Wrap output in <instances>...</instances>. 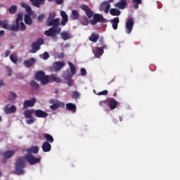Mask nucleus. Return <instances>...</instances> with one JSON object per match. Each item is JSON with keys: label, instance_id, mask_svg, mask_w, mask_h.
<instances>
[{"label": "nucleus", "instance_id": "f257e3e1", "mask_svg": "<svg viewBox=\"0 0 180 180\" xmlns=\"http://www.w3.org/2000/svg\"><path fill=\"white\" fill-rule=\"evenodd\" d=\"M26 160L30 165H36V164H39L41 161L40 158H34V155L32 154H27L25 156L18 158L15 163V173L16 175H23L25 174L23 169L26 168Z\"/></svg>", "mask_w": 180, "mask_h": 180}, {"label": "nucleus", "instance_id": "f03ea898", "mask_svg": "<svg viewBox=\"0 0 180 180\" xmlns=\"http://www.w3.org/2000/svg\"><path fill=\"white\" fill-rule=\"evenodd\" d=\"M46 25L47 26H52V27L44 32L45 36L53 37V36H56V33H61V27H58L60 26V18H56V13H51L49 14Z\"/></svg>", "mask_w": 180, "mask_h": 180}, {"label": "nucleus", "instance_id": "7ed1b4c3", "mask_svg": "<svg viewBox=\"0 0 180 180\" xmlns=\"http://www.w3.org/2000/svg\"><path fill=\"white\" fill-rule=\"evenodd\" d=\"M22 19V15H17V18L15 20V24L8 25V21L3 20L0 21V26L3 27V29H6L7 30H10L11 32H19V20Z\"/></svg>", "mask_w": 180, "mask_h": 180}, {"label": "nucleus", "instance_id": "20e7f679", "mask_svg": "<svg viewBox=\"0 0 180 180\" xmlns=\"http://www.w3.org/2000/svg\"><path fill=\"white\" fill-rule=\"evenodd\" d=\"M42 44H44V39L43 38H38L37 41H34L32 45V49L30 51V53L32 54H34L35 53H37L39 50H40V46H42Z\"/></svg>", "mask_w": 180, "mask_h": 180}, {"label": "nucleus", "instance_id": "39448f33", "mask_svg": "<svg viewBox=\"0 0 180 180\" xmlns=\"http://www.w3.org/2000/svg\"><path fill=\"white\" fill-rule=\"evenodd\" d=\"M90 22L91 25L95 26V25H96V23L98 22L106 23V19H105V18H103V15H102L101 14L96 13L94 14V15L93 16V19Z\"/></svg>", "mask_w": 180, "mask_h": 180}, {"label": "nucleus", "instance_id": "423d86ee", "mask_svg": "<svg viewBox=\"0 0 180 180\" xmlns=\"http://www.w3.org/2000/svg\"><path fill=\"white\" fill-rule=\"evenodd\" d=\"M134 26V20H133V18H129L127 21L126 25H125V30L127 34H130V33H131Z\"/></svg>", "mask_w": 180, "mask_h": 180}, {"label": "nucleus", "instance_id": "0eeeda50", "mask_svg": "<svg viewBox=\"0 0 180 180\" xmlns=\"http://www.w3.org/2000/svg\"><path fill=\"white\" fill-rule=\"evenodd\" d=\"M80 8L82 11H84L85 12L89 19H91V18L94 16V11H92L91 8H89V6L85 4H82L81 5Z\"/></svg>", "mask_w": 180, "mask_h": 180}, {"label": "nucleus", "instance_id": "6e6552de", "mask_svg": "<svg viewBox=\"0 0 180 180\" xmlns=\"http://www.w3.org/2000/svg\"><path fill=\"white\" fill-rule=\"evenodd\" d=\"M109 9H110V4H109V1L103 2L99 8V10L101 11V12H105V13H109Z\"/></svg>", "mask_w": 180, "mask_h": 180}, {"label": "nucleus", "instance_id": "1a4fd4ad", "mask_svg": "<svg viewBox=\"0 0 180 180\" xmlns=\"http://www.w3.org/2000/svg\"><path fill=\"white\" fill-rule=\"evenodd\" d=\"M4 112L6 113V115H12V113H15L16 112V106H15V105H12L9 108V104H7L4 107Z\"/></svg>", "mask_w": 180, "mask_h": 180}, {"label": "nucleus", "instance_id": "9d476101", "mask_svg": "<svg viewBox=\"0 0 180 180\" xmlns=\"http://www.w3.org/2000/svg\"><path fill=\"white\" fill-rule=\"evenodd\" d=\"M34 103H36V98H32L30 100H27L24 101L23 103V109H27L28 108H33L34 106Z\"/></svg>", "mask_w": 180, "mask_h": 180}, {"label": "nucleus", "instance_id": "9b49d317", "mask_svg": "<svg viewBox=\"0 0 180 180\" xmlns=\"http://www.w3.org/2000/svg\"><path fill=\"white\" fill-rule=\"evenodd\" d=\"M18 15H21V19L18 20V30L25 32L26 30V25H25L24 22H22L23 20V13L19 12Z\"/></svg>", "mask_w": 180, "mask_h": 180}, {"label": "nucleus", "instance_id": "f8f14e48", "mask_svg": "<svg viewBox=\"0 0 180 180\" xmlns=\"http://www.w3.org/2000/svg\"><path fill=\"white\" fill-rule=\"evenodd\" d=\"M34 113L37 117H41V119H45L49 116V113L41 110H34Z\"/></svg>", "mask_w": 180, "mask_h": 180}, {"label": "nucleus", "instance_id": "ddd939ff", "mask_svg": "<svg viewBox=\"0 0 180 180\" xmlns=\"http://www.w3.org/2000/svg\"><path fill=\"white\" fill-rule=\"evenodd\" d=\"M117 105H119V102H117L115 98H112L108 99V106L111 110L116 109Z\"/></svg>", "mask_w": 180, "mask_h": 180}, {"label": "nucleus", "instance_id": "4468645a", "mask_svg": "<svg viewBox=\"0 0 180 180\" xmlns=\"http://www.w3.org/2000/svg\"><path fill=\"white\" fill-rule=\"evenodd\" d=\"M60 39L64 41L70 40V39H72V35H71V33L68 31H63L60 33Z\"/></svg>", "mask_w": 180, "mask_h": 180}, {"label": "nucleus", "instance_id": "2eb2a0df", "mask_svg": "<svg viewBox=\"0 0 180 180\" xmlns=\"http://www.w3.org/2000/svg\"><path fill=\"white\" fill-rule=\"evenodd\" d=\"M114 6L118 9H124L127 6V0H121L120 2L115 4Z\"/></svg>", "mask_w": 180, "mask_h": 180}, {"label": "nucleus", "instance_id": "dca6fc26", "mask_svg": "<svg viewBox=\"0 0 180 180\" xmlns=\"http://www.w3.org/2000/svg\"><path fill=\"white\" fill-rule=\"evenodd\" d=\"M64 65H65V64L64 63V62H55L53 63V70H55V71L56 72H58V71H60L61 68H63L64 67Z\"/></svg>", "mask_w": 180, "mask_h": 180}, {"label": "nucleus", "instance_id": "f3484780", "mask_svg": "<svg viewBox=\"0 0 180 180\" xmlns=\"http://www.w3.org/2000/svg\"><path fill=\"white\" fill-rule=\"evenodd\" d=\"M65 103H64L63 102L55 103L54 104L50 106V109L51 110H57V109H60V108H65Z\"/></svg>", "mask_w": 180, "mask_h": 180}, {"label": "nucleus", "instance_id": "a211bd4d", "mask_svg": "<svg viewBox=\"0 0 180 180\" xmlns=\"http://www.w3.org/2000/svg\"><path fill=\"white\" fill-rule=\"evenodd\" d=\"M41 147L44 153H49V151H51V144L47 141L43 142Z\"/></svg>", "mask_w": 180, "mask_h": 180}, {"label": "nucleus", "instance_id": "6ab92c4d", "mask_svg": "<svg viewBox=\"0 0 180 180\" xmlns=\"http://www.w3.org/2000/svg\"><path fill=\"white\" fill-rule=\"evenodd\" d=\"M34 63H36V59H34V58H31L30 60H24L23 64L26 68H30Z\"/></svg>", "mask_w": 180, "mask_h": 180}, {"label": "nucleus", "instance_id": "aec40b11", "mask_svg": "<svg viewBox=\"0 0 180 180\" xmlns=\"http://www.w3.org/2000/svg\"><path fill=\"white\" fill-rule=\"evenodd\" d=\"M119 22H120V20L118 17H115L113 19L110 20V23L112 24V29H114V30H117V27L119 26Z\"/></svg>", "mask_w": 180, "mask_h": 180}, {"label": "nucleus", "instance_id": "412c9836", "mask_svg": "<svg viewBox=\"0 0 180 180\" xmlns=\"http://www.w3.org/2000/svg\"><path fill=\"white\" fill-rule=\"evenodd\" d=\"M30 2L37 8H40L41 5H44L46 0H30Z\"/></svg>", "mask_w": 180, "mask_h": 180}, {"label": "nucleus", "instance_id": "4be33fe9", "mask_svg": "<svg viewBox=\"0 0 180 180\" xmlns=\"http://www.w3.org/2000/svg\"><path fill=\"white\" fill-rule=\"evenodd\" d=\"M94 53L95 57L96 58H99V57H101V56L103 54L104 51H103V49H102V47H96V51Z\"/></svg>", "mask_w": 180, "mask_h": 180}, {"label": "nucleus", "instance_id": "5701e85b", "mask_svg": "<svg viewBox=\"0 0 180 180\" xmlns=\"http://www.w3.org/2000/svg\"><path fill=\"white\" fill-rule=\"evenodd\" d=\"M66 109L68 110H71L73 112V113H75L77 111V105L75 104H73L72 103H69L66 104Z\"/></svg>", "mask_w": 180, "mask_h": 180}, {"label": "nucleus", "instance_id": "b1692460", "mask_svg": "<svg viewBox=\"0 0 180 180\" xmlns=\"http://www.w3.org/2000/svg\"><path fill=\"white\" fill-rule=\"evenodd\" d=\"M13 155H15V150H7L4 153V158L7 160H9V158H12Z\"/></svg>", "mask_w": 180, "mask_h": 180}, {"label": "nucleus", "instance_id": "393cba45", "mask_svg": "<svg viewBox=\"0 0 180 180\" xmlns=\"http://www.w3.org/2000/svg\"><path fill=\"white\" fill-rule=\"evenodd\" d=\"M42 85H47L49 82H51V76L46 75L44 76L42 79L41 80Z\"/></svg>", "mask_w": 180, "mask_h": 180}, {"label": "nucleus", "instance_id": "a878e982", "mask_svg": "<svg viewBox=\"0 0 180 180\" xmlns=\"http://www.w3.org/2000/svg\"><path fill=\"white\" fill-rule=\"evenodd\" d=\"M24 22L26 25H29L30 26L33 25V20L30 18L29 14H26L24 17Z\"/></svg>", "mask_w": 180, "mask_h": 180}, {"label": "nucleus", "instance_id": "bb28decb", "mask_svg": "<svg viewBox=\"0 0 180 180\" xmlns=\"http://www.w3.org/2000/svg\"><path fill=\"white\" fill-rule=\"evenodd\" d=\"M46 74L43 71H39L35 74V79L37 81H41L42 78L44 77Z\"/></svg>", "mask_w": 180, "mask_h": 180}, {"label": "nucleus", "instance_id": "cd10ccee", "mask_svg": "<svg viewBox=\"0 0 180 180\" xmlns=\"http://www.w3.org/2000/svg\"><path fill=\"white\" fill-rule=\"evenodd\" d=\"M89 40L93 43H96L99 40V35L96 33H92L91 37H89Z\"/></svg>", "mask_w": 180, "mask_h": 180}, {"label": "nucleus", "instance_id": "c85d7f7f", "mask_svg": "<svg viewBox=\"0 0 180 180\" xmlns=\"http://www.w3.org/2000/svg\"><path fill=\"white\" fill-rule=\"evenodd\" d=\"M79 22L84 26H88L89 24V20H88V18H86L85 15L80 17Z\"/></svg>", "mask_w": 180, "mask_h": 180}, {"label": "nucleus", "instance_id": "c756f323", "mask_svg": "<svg viewBox=\"0 0 180 180\" xmlns=\"http://www.w3.org/2000/svg\"><path fill=\"white\" fill-rule=\"evenodd\" d=\"M120 13H122V12L117 8H111L110 10V15H112V16H119Z\"/></svg>", "mask_w": 180, "mask_h": 180}, {"label": "nucleus", "instance_id": "7c9ffc66", "mask_svg": "<svg viewBox=\"0 0 180 180\" xmlns=\"http://www.w3.org/2000/svg\"><path fill=\"white\" fill-rule=\"evenodd\" d=\"M44 137L45 140H46V141H47V143H54V138H53V136L49 134H44Z\"/></svg>", "mask_w": 180, "mask_h": 180}, {"label": "nucleus", "instance_id": "2f4dec72", "mask_svg": "<svg viewBox=\"0 0 180 180\" xmlns=\"http://www.w3.org/2000/svg\"><path fill=\"white\" fill-rule=\"evenodd\" d=\"M32 113H34V110H27L24 112V116L26 119H30L32 117Z\"/></svg>", "mask_w": 180, "mask_h": 180}, {"label": "nucleus", "instance_id": "473e14b6", "mask_svg": "<svg viewBox=\"0 0 180 180\" xmlns=\"http://www.w3.org/2000/svg\"><path fill=\"white\" fill-rule=\"evenodd\" d=\"M27 151L29 154H31V153H32L33 154H37L39 153V147H32L30 149H27Z\"/></svg>", "mask_w": 180, "mask_h": 180}, {"label": "nucleus", "instance_id": "72a5a7b5", "mask_svg": "<svg viewBox=\"0 0 180 180\" xmlns=\"http://www.w3.org/2000/svg\"><path fill=\"white\" fill-rule=\"evenodd\" d=\"M72 19L73 20H77L79 19V13H78V11H77V10L72 11Z\"/></svg>", "mask_w": 180, "mask_h": 180}, {"label": "nucleus", "instance_id": "f704fd0d", "mask_svg": "<svg viewBox=\"0 0 180 180\" xmlns=\"http://www.w3.org/2000/svg\"><path fill=\"white\" fill-rule=\"evenodd\" d=\"M68 65L70 66V71L72 75H75V74H77V69L75 68V65H74V63L68 62Z\"/></svg>", "mask_w": 180, "mask_h": 180}, {"label": "nucleus", "instance_id": "c9c22d12", "mask_svg": "<svg viewBox=\"0 0 180 180\" xmlns=\"http://www.w3.org/2000/svg\"><path fill=\"white\" fill-rule=\"evenodd\" d=\"M18 11V7L16 5H12L9 8H8V12H10L11 15H15L16 12Z\"/></svg>", "mask_w": 180, "mask_h": 180}, {"label": "nucleus", "instance_id": "e433bc0d", "mask_svg": "<svg viewBox=\"0 0 180 180\" xmlns=\"http://www.w3.org/2000/svg\"><path fill=\"white\" fill-rule=\"evenodd\" d=\"M30 85L32 89H39V88H40V85H39L38 83L34 80H32L30 82Z\"/></svg>", "mask_w": 180, "mask_h": 180}, {"label": "nucleus", "instance_id": "4c0bfd02", "mask_svg": "<svg viewBox=\"0 0 180 180\" xmlns=\"http://www.w3.org/2000/svg\"><path fill=\"white\" fill-rule=\"evenodd\" d=\"M57 82V84H60V82H61V79H60V77H56L54 75H52L51 76V82Z\"/></svg>", "mask_w": 180, "mask_h": 180}, {"label": "nucleus", "instance_id": "58836bf2", "mask_svg": "<svg viewBox=\"0 0 180 180\" xmlns=\"http://www.w3.org/2000/svg\"><path fill=\"white\" fill-rule=\"evenodd\" d=\"M10 59L14 64H17L18 63V56L16 54L13 53L10 55Z\"/></svg>", "mask_w": 180, "mask_h": 180}, {"label": "nucleus", "instance_id": "ea45409f", "mask_svg": "<svg viewBox=\"0 0 180 180\" xmlns=\"http://www.w3.org/2000/svg\"><path fill=\"white\" fill-rule=\"evenodd\" d=\"M79 96H81V94H79V92L75 91H73L72 94V99H79Z\"/></svg>", "mask_w": 180, "mask_h": 180}, {"label": "nucleus", "instance_id": "a19ab883", "mask_svg": "<svg viewBox=\"0 0 180 180\" xmlns=\"http://www.w3.org/2000/svg\"><path fill=\"white\" fill-rule=\"evenodd\" d=\"M72 76H71V73L70 71H66L63 74V78L64 79H71Z\"/></svg>", "mask_w": 180, "mask_h": 180}, {"label": "nucleus", "instance_id": "79ce46f5", "mask_svg": "<svg viewBox=\"0 0 180 180\" xmlns=\"http://www.w3.org/2000/svg\"><path fill=\"white\" fill-rule=\"evenodd\" d=\"M99 46H101V49H103V50H108V46H106V44H105V42H103V39H101L99 41Z\"/></svg>", "mask_w": 180, "mask_h": 180}, {"label": "nucleus", "instance_id": "37998d69", "mask_svg": "<svg viewBox=\"0 0 180 180\" xmlns=\"http://www.w3.org/2000/svg\"><path fill=\"white\" fill-rule=\"evenodd\" d=\"M29 120H26V124H33V123H34L36 122V119L33 118V117H30L28 118Z\"/></svg>", "mask_w": 180, "mask_h": 180}, {"label": "nucleus", "instance_id": "c03bdc74", "mask_svg": "<svg viewBox=\"0 0 180 180\" xmlns=\"http://www.w3.org/2000/svg\"><path fill=\"white\" fill-rule=\"evenodd\" d=\"M60 16H62V19H68V15L64 11H60Z\"/></svg>", "mask_w": 180, "mask_h": 180}, {"label": "nucleus", "instance_id": "a18cd8bd", "mask_svg": "<svg viewBox=\"0 0 180 180\" xmlns=\"http://www.w3.org/2000/svg\"><path fill=\"white\" fill-rule=\"evenodd\" d=\"M44 18H46V15L44 14H40L37 19L39 22H43V20H44Z\"/></svg>", "mask_w": 180, "mask_h": 180}, {"label": "nucleus", "instance_id": "49530a36", "mask_svg": "<svg viewBox=\"0 0 180 180\" xmlns=\"http://www.w3.org/2000/svg\"><path fill=\"white\" fill-rule=\"evenodd\" d=\"M99 105H100V106H102L103 108H106L105 106H106V105H108V102L106 100L101 101L99 102Z\"/></svg>", "mask_w": 180, "mask_h": 180}, {"label": "nucleus", "instance_id": "de8ad7c7", "mask_svg": "<svg viewBox=\"0 0 180 180\" xmlns=\"http://www.w3.org/2000/svg\"><path fill=\"white\" fill-rule=\"evenodd\" d=\"M67 22H68V18H62L60 25H62V26H65V25H67Z\"/></svg>", "mask_w": 180, "mask_h": 180}, {"label": "nucleus", "instance_id": "09e8293b", "mask_svg": "<svg viewBox=\"0 0 180 180\" xmlns=\"http://www.w3.org/2000/svg\"><path fill=\"white\" fill-rule=\"evenodd\" d=\"M50 57V55L48 53V52H44L43 54V58L44 60H49Z\"/></svg>", "mask_w": 180, "mask_h": 180}, {"label": "nucleus", "instance_id": "8fccbe9b", "mask_svg": "<svg viewBox=\"0 0 180 180\" xmlns=\"http://www.w3.org/2000/svg\"><path fill=\"white\" fill-rule=\"evenodd\" d=\"M81 75H82V77H85V75H86V70H85V68H82L81 70Z\"/></svg>", "mask_w": 180, "mask_h": 180}, {"label": "nucleus", "instance_id": "3c124183", "mask_svg": "<svg viewBox=\"0 0 180 180\" xmlns=\"http://www.w3.org/2000/svg\"><path fill=\"white\" fill-rule=\"evenodd\" d=\"M68 86H72L74 85V80L72 79H68Z\"/></svg>", "mask_w": 180, "mask_h": 180}, {"label": "nucleus", "instance_id": "603ef678", "mask_svg": "<svg viewBox=\"0 0 180 180\" xmlns=\"http://www.w3.org/2000/svg\"><path fill=\"white\" fill-rule=\"evenodd\" d=\"M107 94H108V90H103V91L98 92L97 95H106Z\"/></svg>", "mask_w": 180, "mask_h": 180}, {"label": "nucleus", "instance_id": "864d4df0", "mask_svg": "<svg viewBox=\"0 0 180 180\" xmlns=\"http://www.w3.org/2000/svg\"><path fill=\"white\" fill-rule=\"evenodd\" d=\"M56 4H57V5H61L64 4V0H56Z\"/></svg>", "mask_w": 180, "mask_h": 180}, {"label": "nucleus", "instance_id": "5fc2aeb1", "mask_svg": "<svg viewBox=\"0 0 180 180\" xmlns=\"http://www.w3.org/2000/svg\"><path fill=\"white\" fill-rule=\"evenodd\" d=\"M57 57L58 58H64V54L63 53L58 54Z\"/></svg>", "mask_w": 180, "mask_h": 180}, {"label": "nucleus", "instance_id": "6e6d98bb", "mask_svg": "<svg viewBox=\"0 0 180 180\" xmlns=\"http://www.w3.org/2000/svg\"><path fill=\"white\" fill-rule=\"evenodd\" d=\"M134 4H141V0H132Z\"/></svg>", "mask_w": 180, "mask_h": 180}, {"label": "nucleus", "instance_id": "4d7b16f0", "mask_svg": "<svg viewBox=\"0 0 180 180\" xmlns=\"http://www.w3.org/2000/svg\"><path fill=\"white\" fill-rule=\"evenodd\" d=\"M9 54H11V51H6L5 53V57H9Z\"/></svg>", "mask_w": 180, "mask_h": 180}, {"label": "nucleus", "instance_id": "13d9d810", "mask_svg": "<svg viewBox=\"0 0 180 180\" xmlns=\"http://www.w3.org/2000/svg\"><path fill=\"white\" fill-rule=\"evenodd\" d=\"M7 72H8V77H11V75H12V70L11 69H7Z\"/></svg>", "mask_w": 180, "mask_h": 180}, {"label": "nucleus", "instance_id": "bf43d9fd", "mask_svg": "<svg viewBox=\"0 0 180 180\" xmlns=\"http://www.w3.org/2000/svg\"><path fill=\"white\" fill-rule=\"evenodd\" d=\"M21 6L22 8H26L27 6V4H26V3L25 2H22L21 3Z\"/></svg>", "mask_w": 180, "mask_h": 180}, {"label": "nucleus", "instance_id": "052dcab7", "mask_svg": "<svg viewBox=\"0 0 180 180\" xmlns=\"http://www.w3.org/2000/svg\"><path fill=\"white\" fill-rule=\"evenodd\" d=\"M139 4L136 3L134 5V9H139Z\"/></svg>", "mask_w": 180, "mask_h": 180}, {"label": "nucleus", "instance_id": "680f3d73", "mask_svg": "<svg viewBox=\"0 0 180 180\" xmlns=\"http://www.w3.org/2000/svg\"><path fill=\"white\" fill-rule=\"evenodd\" d=\"M4 34H5V31L4 30L0 31V37H2Z\"/></svg>", "mask_w": 180, "mask_h": 180}, {"label": "nucleus", "instance_id": "e2e57ef3", "mask_svg": "<svg viewBox=\"0 0 180 180\" xmlns=\"http://www.w3.org/2000/svg\"><path fill=\"white\" fill-rule=\"evenodd\" d=\"M17 78H18V79H25V77H23V76H22V75H20V76L18 75V76H17Z\"/></svg>", "mask_w": 180, "mask_h": 180}, {"label": "nucleus", "instance_id": "0e129e2a", "mask_svg": "<svg viewBox=\"0 0 180 180\" xmlns=\"http://www.w3.org/2000/svg\"><path fill=\"white\" fill-rule=\"evenodd\" d=\"M50 103H53V105H54V103H56V100H54V99H51V100H50Z\"/></svg>", "mask_w": 180, "mask_h": 180}, {"label": "nucleus", "instance_id": "69168bd1", "mask_svg": "<svg viewBox=\"0 0 180 180\" xmlns=\"http://www.w3.org/2000/svg\"><path fill=\"white\" fill-rule=\"evenodd\" d=\"M11 96H13V98H16V94L11 92Z\"/></svg>", "mask_w": 180, "mask_h": 180}, {"label": "nucleus", "instance_id": "338daca9", "mask_svg": "<svg viewBox=\"0 0 180 180\" xmlns=\"http://www.w3.org/2000/svg\"><path fill=\"white\" fill-rule=\"evenodd\" d=\"M6 160H7V159H6V158H4V159L1 160V162H2L3 164H5V162H6Z\"/></svg>", "mask_w": 180, "mask_h": 180}, {"label": "nucleus", "instance_id": "774afa93", "mask_svg": "<svg viewBox=\"0 0 180 180\" xmlns=\"http://www.w3.org/2000/svg\"><path fill=\"white\" fill-rule=\"evenodd\" d=\"M3 85H5V84L4 83V81L0 80V86H3Z\"/></svg>", "mask_w": 180, "mask_h": 180}]
</instances>
